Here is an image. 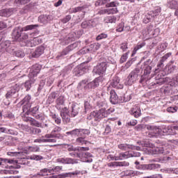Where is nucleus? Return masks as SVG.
I'll list each match as a JSON object with an SVG mask.
<instances>
[{
	"mask_svg": "<svg viewBox=\"0 0 178 178\" xmlns=\"http://www.w3.org/2000/svg\"><path fill=\"white\" fill-rule=\"evenodd\" d=\"M42 42V40L40 38H34L32 40L29 41L26 43L27 47H35V45H38V44H41Z\"/></svg>",
	"mask_w": 178,
	"mask_h": 178,
	"instance_id": "obj_19",
	"label": "nucleus"
},
{
	"mask_svg": "<svg viewBox=\"0 0 178 178\" xmlns=\"http://www.w3.org/2000/svg\"><path fill=\"white\" fill-rule=\"evenodd\" d=\"M60 131H62V128L59 127H56L54 130L51 131V134H60L59 133H60Z\"/></svg>",
	"mask_w": 178,
	"mask_h": 178,
	"instance_id": "obj_51",
	"label": "nucleus"
},
{
	"mask_svg": "<svg viewBox=\"0 0 178 178\" xmlns=\"http://www.w3.org/2000/svg\"><path fill=\"white\" fill-rule=\"evenodd\" d=\"M62 136L60 134H53L52 133L46 134L42 136V143H56L55 138H60Z\"/></svg>",
	"mask_w": 178,
	"mask_h": 178,
	"instance_id": "obj_6",
	"label": "nucleus"
},
{
	"mask_svg": "<svg viewBox=\"0 0 178 178\" xmlns=\"http://www.w3.org/2000/svg\"><path fill=\"white\" fill-rule=\"evenodd\" d=\"M110 95V102H111V104L115 105L118 104V102H119V97H118V95L116 94V92H115V90H111Z\"/></svg>",
	"mask_w": 178,
	"mask_h": 178,
	"instance_id": "obj_21",
	"label": "nucleus"
},
{
	"mask_svg": "<svg viewBox=\"0 0 178 178\" xmlns=\"http://www.w3.org/2000/svg\"><path fill=\"white\" fill-rule=\"evenodd\" d=\"M129 113L133 115L134 118H140L141 116V109L137 106H134L129 111Z\"/></svg>",
	"mask_w": 178,
	"mask_h": 178,
	"instance_id": "obj_16",
	"label": "nucleus"
},
{
	"mask_svg": "<svg viewBox=\"0 0 178 178\" xmlns=\"http://www.w3.org/2000/svg\"><path fill=\"white\" fill-rule=\"evenodd\" d=\"M56 108L58 109V111H60L62 109V106L65 105V97L64 96H60L56 100Z\"/></svg>",
	"mask_w": 178,
	"mask_h": 178,
	"instance_id": "obj_18",
	"label": "nucleus"
},
{
	"mask_svg": "<svg viewBox=\"0 0 178 178\" xmlns=\"http://www.w3.org/2000/svg\"><path fill=\"white\" fill-rule=\"evenodd\" d=\"M98 15H110L109 14V8H105V9H103V10H100L99 12H98Z\"/></svg>",
	"mask_w": 178,
	"mask_h": 178,
	"instance_id": "obj_52",
	"label": "nucleus"
},
{
	"mask_svg": "<svg viewBox=\"0 0 178 178\" xmlns=\"http://www.w3.org/2000/svg\"><path fill=\"white\" fill-rule=\"evenodd\" d=\"M138 73H140V69L136 68L128 76L127 84V86H133L138 78Z\"/></svg>",
	"mask_w": 178,
	"mask_h": 178,
	"instance_id": "obj_4",
	"label": "nucleus"
},
{
	"mask_svg": "<svg viewBox=\"0 0 178 178\" xmlns=\"http://www.w3.org/2000/svg\"><path fill=\"white\" fill-rule=\"evenodd\" d=\"M30 159H32L33 161H41V159H43L42 156L40 155H35L33 154L29 156Z\"/></svg>",
	"mask_w": 178,
	"mask_h": 178,
	"instance_id": "obj_46",
	"label": "nucleus"
},
{
	"mask_svg": "<svg viewBox=\"0 0 178 178\" xmlns=\"http://www.w3.org/2000/svg\"><path fill=\"white\" fill-rule=\"evenodd\" d=\"M60 111V115H62V113L63 115H68L69 114V109L67 107H61Z\"/></svg>",
	"mask_w": 178,
	"mask_h": 178,
	"instance_id": "obj_54",
	"label": "nucleus"
},
{
	"mask_svg": "<svg viewBox=\"0 0 178 178\" xmlns=\"http://www.w3.org/2000/svg\"><path fill=\"white\" fill-rule=\"evenodd\" d=\"M62 169H63L62 166H56L51 169L44 168V169L40 171V172L39 174H38V175L44 176V174H42V173H51L52 175H54L55 173H59V172H60V170H62Z\"/></svg>",
	"mask_w": 178,
	"mask_h": 178,
	"instance_id": "obj_10",
	"label": "nucleus"
},
{
	"mask_svg": "<svg viewBox=\"0 0 178 178\" xmlns=\"http://www.w3.org/2000/svg\"><path fill=\"white\" fill-rule=\"evenodd\" d=\"M140 153H135L133 154L129 153L127 152L119 154L118 156H115L114 157L115 161H123V159H127L129 158H131L133 156H140Z\"/></svg>",
	"mask_w": 178,
	"mask_h": 178,
	"instance_id": "obj_7",
	"label": "nucleus"
},
{
	"mask_svg": "<svg viewBox=\"0 0 178 178\" xmlns=\"http://www.w3.org/2000/svg\"><path fill=\"white\" fill-rule=\"evenodd\" d=\"M40 70H41V66L37 64L35 65H33L29 74L30 79H33V77H37V75L38 74V73H40Z\"/></svg>",
	"mask_w": 178,
	"mask_h": 178,
	"instance_id": "obj_11",
	"label": "nucleus"
},
{
	"mask_svg": "<svg viewBox=\"0 0 178 178\" xmlns=\"http://www.w3.org/2000/svg\"><path fill=\"white\" fill-rule=\"evenodd\" d=\"M24 87L26 88V91H29L31 88V81H26L24 83Z\"/></svg>",
	"mask_w": 178,
	"mask_h": 178,
	"instance_id": "obj_56",
	"label": "nucleus"
},
{
	"mask_svg": "<svg viewBox=\"0 0 178 178\" xmlns=\"http://www.w3.org/2000/svg\"><path fill=\"white\" fill-rule=\"evenodd\" d=\"M44 51H45L44 46L37 47L35 50L32 53V57L40 58V56L44 54Z\"/></svg>",
	"mask_w": 178,
	"mask_h": 178,
	"instance_id": "obj_14",
	"label": "nucleus"
},
{
	"mask_svg": "<svg viewBox=\"0 0 178 178\" xmlns=\"http://www.w3.org/2000/svg\"><path fill=\"white\" fill-rule=\"evenodd\" d=\"M147 130H149V137H155L156 136H161L162 134V130L155 126L146 125Z\"/></svg>",
	"mask_w": 178,
	"mask_h": 178,
	"instance_id": "obj_5",
	"label": "nucleus"
},
{
	"mask_svg": "<svg viewBox=\"0 0 178 178\" xmlns=\"http://www.w3.org/2000/svg\"><path fill=\"white\" fill-rule=\"evenodd\" d=\"M120 3L118 1H111L106 4V8H116L119 6Z\"/></svg>",
	"mask_w": 178,
	"mask_h": 178,
	"instance_id": "obj_37",
	"label": "nucleus"
},
{
	"mask_svg": "<svg viewBox=\"0 0 178 178\" xmlns=\"http://www.w3.org/2000/svg\"><path fill=\"white\" fill-rule=\"evenodd\" d=\"M36 27H40L38 24H31L26 26L25 27L20 28V26L16 27L13 32V35L14 38L17 40H19V38L22 37V31H29V30H34Z\"/></svg>",
	"mask_w": 178,
	"mask_h": 178,
	"instance_id": "obj_2",
	"label": "nucleus"
},
{
	"mask_svg": "<svg viewBox=\"0 0 178 178\" xmlns=\"http://www.w3.org/2000/svg\"><path fill=\"white\" fill-rule=\"evenodd\" d=\"M60 116H61L64 123H66V124L70 123V115H69V114L62 113V115Z\"/></svg>",
	"mask_w": 178,
	"mask_h": 178,
	"instance_id": "obj_33",
	"label": "nucleus"
},
{
	"mask_svg": "<svg viewBox=\"0 0 178 178\" xmlns=\"http://www.w3.org/2000/svg\"><path fill=\"white\" fill-rule=\"evenodd\" d=\"M170 56H172V53L169 52L167 53L165 55H164L162 58H161V60L163 62H165V60H166L168 58H170Z\"/></svg>",
	"mask_w": 178,
	"mask_h": 178,
	"instance_id": "obj_59",
	"label": "nucleus"
},
{
	"mask_svg": "<svg viewBox=\"0 0 178 178\" xmlns=\"http://www.w3.org/2000/svg\"><path fill=\"white\" fill-rule=\"evenodd\" d=\"M153 13H155V16H157V15H159V13H161V10L157 9L155 10ZM154 15H152V13H150L149 14H148L147 15H146L145 18L144 19V23H149V22H151L152 19L154 17Z\"/></svg>",
	"mask_w": 178,
	"mask_h": 178,
	"instance_id": "obj_20",
	"label": "nucleus"
},
{
	"mask_svg": "<svg viewBox=\"0 0 178 178\" xmlns=\"http://www.w3.org/2000/svg\"><path fill=\"white\" fill-rule=\"evenodd\" d=\"M108 63L106 62H102L97 65L94 68V72L96 74H104L106 72V66Z\"/></svg>",
	"mask_w": 178,
	"mask_h": 178,
	"instance_id": "obj_9",
	"label": "nucleus"
},
{
	"mask_svg": "<svg viewBox=\"0 0 178 178\" xmlns=\"http://www.w3.org/2000/svg\"><path fill=\"white\" fill-rule=\"evenodd\" d=\"M74 70L75 76H83L86 72V68L83 67V66L76 67Z\"/></svg>",
	"mask_w": 178,
	"mask_h": 178,
	"instance_id": "obj_26",
	"label": "nucleus"
},
{
	"mask_svg": "<svg viewBox=\"0 0 178 178\" xmlns=\"http://www.w3.org/2000/svg\"><path fill=\"white\" fill-rule=\"evenodd\" d=\"M129 54H130V52L127 51L125 54H122V56H121L120 60V63H124V62H126V60H127Z\"/></svg>",
	"mask_w": 178,
	"mask_h": 178,
	"instance_id": "obj_39",
	"label": "nucleus"
},
{
	"mask_svg": "<svg viewBox=\"0 0 178 178\" xmlns=\"http://www.w3.org/2000/svg\"><path fill=\"white\" fill-rule=\"evenodd\" d=\"M143 47H145V42H142L141 43H138V44L134 48L131 56H134V55L137 54V51H138L139 49H141V48H143Z\"/></svg>",
	"mask_w": 178,
	"mask_h": 178,
	"instance_id": "obj_29",
	"label": "nucleus"
},
{
	"mask_svg": "<svg viewBox=\"0 0 178 178\" xmlns=\"http://www.w3.org/2000/svg\"><path fill=\"white\" fill-rule=\"evenodd\" d=\"M163 133L167 136H175V132L173 131V127H168L163 128L162 130Z\"/></svg>",
	"mask_w": 178,
	"mask_h": 178,
	"instance_id": "obj_27",
	"label": "nucleus"
},
{
	"mask_svg": "<svg viewBox=\"0 0 178 178\" xmlns=\"http://www.w3.org/2000/svg\"><path fill=\"white\" fill-rule=\"evenodd\" d=\"M104 38H108V34L102 33L97 36L96 40L101 41V40H104Z\"/></svg>",
	"mask_w": 178,
	"mask_h": 178,
	"instance_id": "obj_45",
	"label": "nucleus"
},
{
	"mask_svg": "<svg viewBox=\"0 0 178 178\" xmlns=\"http://www.w3.org/2000/svg\"><path fill=\"white\" fill-rule=\"evenodd\" d=\"M124 31V23H120L118 28L116 29V31L118 33H122V31Z\"/></svg>",
	"mask_w": 178,
	"mask_h": 178,
	"instance_id": "obj_50",
	"label": "nucleus"
},
{
	"mask_svg": "<svg viewBox=\"0 0 178 178\" xmlns=\"http://www.w3.org/2000/svg\"><path fill=\"white\" fill-rule=\"evenodd\" d=\"M17 85H15V88L13 87V89H11L10 91H8L6 94V98L7 99H9V98H10L14 94H16V91L19 90V88H17Z\"/></svg>",
	"mask_w": 178,
	"mask_h": 178,
	"instance_id": "obj_30",
	"label": "nucleus"
},
{
	"mask_svg": "<svg viewBox=\"0 0 178 178\" xmlns=\"http://www.w3.org/2000/svg\"><path fill=\"white\" fill-rule=\"evenodd\" d=\"M74 46V44H70L69 46H67V47H65L62 52L60 53V55H58V56L59 58L62 57V56H65L66 55H67V54H69V52H70V51H73V47Z\"/></svg>",
	"mask_w": 178,
	"mask_h": 178,
	"instance_id": "obj_24",
	"label": "nucleus"
},
{
	"mask_svg": "<svg viewBox=\"0 0 178 178\" xmlns=\"http://www.w3.org/2000/svg\"><path fill=\"white\" fill-rule=\"evenodd\" d=\"M65 148H66L67 151H69V152H76V151H88V149H90V148L88 147H80L79 149H77L73 147V145H70V144L65 145Z\"/></svg>",
	"mask_w": 178,
	"mask_h": 178,
	"instance_id": "obj_13",
	"label": "nucleus"
},
{
	"mask_svg": "<svg viewBox=\"0 0 178 178\" xmlns=\"http://www.w3.org/2000/svg\"><path fill=\"white\" fill-rule=\"evenodd\" d=\"M31 126H35V127H41L42 124L40 122L32 118V120H31Z\"/></svg>",
	"mask_w": 178,
	"mask_h": 178,
	"instance_id": "obj_43",
	"label": "nucleus"
},
{
	"mask_svg": "<svg viewBox=\"0 0 178 178\" xmlns=\"http://www.w3.org/2000/svg\"><path fill=\"white\" fill-rule=\"evenodd\" d=\"M31 96H30V95H26L23 99H22V104L23 105V104H26V105H27V104H29V102H30V101H31Z\"/></svg>",
	"mask_w": 178,
	"mask_h": 178,
	"instance_id": "obj_47",
	"label": "nucleus"
},
{
	"mask_svg": "<svg viewBox=\"0 0 178 178\" xmlns=\"http://www.w3.org/2000/svg\"><path fill=\"white\" fill-rule=\"evenodd\" d=\"M70 19H72V17L70 15H67L65 17L61 19V22L65 24L67 23V22H70Z\"/></svg>",
	"mask_w": 178,
	"mask_h": 178,
	"instance_id": "obj_57",
	"label": "nucleus"
},
{
	"mask_svg": "<svg viewBox=\"0 0 178 178\" xmlns=\"http://www.w3.org/2000/svg\"><path fill=\"white\" fill-rule=\"evenodd\" d=\"M119 12L118 8H108V13L110 15H116Z\"/></svg>",
	"mask_w": 178,
	"mask_h": 178,
	"instance_id": "obj_53",
	"label": "nucleus"
},
{
	"mask_svg": "<svg viewBox=\"0 0 178 178\" xmlns=\"http://www.w3.org/2000/svg\"><path fill=\"white\" fill-rule=\"evenodd\" d=\"M145 147H147V150L149 154H152L153 155L156 154H163L164 152L163 147H159L149 142H145Z\"/></svg>",
	"mask_w": 178,
	"mask_h": 178,
	"instance_id": "obj_3",
	"label": "nucleus"
},
{
	"mask_svg": "<svg viewBox=\"0 0 178 178\" xmlns=\"http://www.w3.org/2000/svg\"><path fill=\"white\" fill-rule=\"evenodd\" d=\"M76 143H78V144H81V145H83V144H86V140H84V138L79 137L76 138Z\"/></svg>",
	"mask_w": 178,
	"mask_h": 178,
	"instance_id": "obj_58",
	"label": "nucleus"
},
{
	"mask_svg": "<svg viewBox=\"0 0 178 178\" xmlns=\"http://www.w3.org/2000/svg\"><path fill=\"white\" fill-rule=\"evenodd\" d=\"M39 109H40V106H36L32 108H30L29 111L31 112V113H32V116H35Z\"/></svg>",
	"mask_w": 178,
	"mask_h": 178,
	"instance_id": "obj_40",
	"label": "nucleus"
},
{
	"mask_svg": "<svg viewBox=\"0 0 178 178\" xmlns=\"http://www.w3.org/2000/svg\"><path fill=\"white\" fill-rule=\"evenodd\" d=\"M17 3H20L21 5H26L28 2H30V0H17Z\"/></svg>",
	"mask_w": 178,
	"mask_h": 178,
	"instance_id": "obj_62",
	"label": "nucleus"
},
{
	"mask_svg": "<svg viewBox=\"0 0 178 178\" xmlns=\"http://www.w3.org/2000/svg\"><path fill=\"white\" fill-rule=\"evenodd\" d=\"M167 111L171 113H175V112L177 111V110L176 109V107H168L167 108Z\"/></svg>",
	"mask_w": 178,
	"mask_h": 178,
	"instance_id": "obj_64",
	"label": "nucleus"
},
{
	"mask_svg": "<svg viewBox=\"0 0 178 178\" xmlns=\"http://www.w3.org/2000/svg\"><path fill=\"white\" fill-rule=\"evenodd\" d=\"M81 136H88V135H90V130L81 129Z\"/></svg>",
	"mask_w": 178,
	"mask_h": 178,
	"instance_id": "obj_55",
	"label": "nucleus"
},
{
	"mask_svg": "<svg viewBox=\"0 0 178 178\" xmlns=\"http://www.w3.org/2000/svg\"><path fill=\"white\" fill-rule=\"evenodd\" d=\"M56 162L64 165H74V163H79V160L72 158H58L56 159Z\"/></svg>",
	"mask_w": 178,
	"mask_h": 178,
	"instance_id": "obj_8",
	"label": "nucleus"
},
{
	"mask_svg": "<svg viewBox=\"0 0 178 178\" xmlns=\"http://www.w3.org/2000/svg\"><path fill=\"white\" fill-rule=\"evenodd\" d=\"M90 49H92V51H93V52H95L96 51H98V49H99V48H101V44L99 43H93L92 44H90Z\"/></svg>",
	"mask_w": 178,
	"mask_h": 178,
	"instance_id": "obj_35",
	"label": "nucleus"
},
{
	"mask_svg": "<svg viewBox=\"0 0 178 178\" xmlns=\"http://www.w3.org/2000/svg\"><path fill=\"white\" fill-rule=\"evenodd\" d=\"M75 38L73 34L70 33L67 37H66V40H65V44H69L70 42H72V41H74Z\"/></svg>",
	"mask_w": 178,
	"mask_h": 178,
	"instance_id": "obj_38",
	"label": "nucleus"
},
{
	"mask_svg": "<svg viewBox=\"0 0 178 178\" xmlns=\"http://www.w3.org/2000/svg\"><path fill=\"white\" fill-rule=\"evenodd\" d=\"M28 152H40V147L38 146H29Z\"/></svg>",
	"mask_w": 178,
	"mask_h": 178,
	"instance_id": "obj_36",
	"label": "nucleus"
},
{
	"mask_svg": "<svg viewBox=\"0 0 178 178\" xmlns=\"http://www.w3.org/2000/svg\"><path fill=\"white\" fill-rule=\"evenodd\" d=\"M51 20H52L51 15H42L39 17V22L43 24H47V23L51 22Z\"/></svg>",
	"mask_w": 178,
	"mask_h": 178,
	"instance_id": "obj_22",
	"label": "nucleus"
},
{
	"mask_svg": "<svg viewBox=\"0 0 178 178\" xmlns=\"http://www.w3.org/2000/svg\"><path fill=\"white\" fill-rule=\"evenodd\" d=\"M108 2H111V0H97L95 3V6H104Z\"/></svg>",
	"mask_w": 178,
	"mask_h": 178,
	"instance_id": "obj_32",
	"label": "nucleus"
},
{
	"mask_svg": "<svg viewBox=\"0 0 178 178\" xmlns=\"http://www.w3.org/2000/svg\"><path fill=\"white\" fill-rule=\"evenodd\" d=\"M114 165H115V166H129V163L126 161H123V162L115 161V163H114Z\"/></svg>",
	"mask_w": 178,
	"mask_h": 178,
	"instance_id": "obj_49",
	"label": "nucleus"
},
{
	"mask_svg": "<svg viewBox=\"0 0 178 178\" xmlns=\"http://www.w3.org/2000/svg\"><path fill=\"white\" fill-rule=\"evenodd\" d=\"M163 62L164 61H163L162 60H160L157 65V69H156V70H159V69H162V67H163Z\"/></svg>",
	"mask_w": 178,
	"mask_h": 178,
	"instance_id": "obj_63",
	"label": "nucleus"
},
{
	"mask_svg": "<svg viewBox=\"0 0 178 178\" xmlns=\"http://www.w3.org/2000/svg\"><path fill=\"white\" fill-rule=\"evenodd\" d=\"M115 112V108L113 107L109 108L108 110H105V108H101L99 111H93L90 113L89 116H88V120H94L95 122H101L102 119L104 118H108L111 113H113Z\"/></svg>",
	"mask_w": 178,
	"mask_h": 178,
	"instance_id": "obj_1",
	"label": "nucleus"
},
{
	"mask_svg": "<svg viewBox=\"0 0 178 178\" xmlns=\"http://www.w3.org/2000/svg\"><path fill=\"white\" fill-rule=\"evenodd\" d=\"M77 175H80V172L75 171L73 172H66L64 174H61L60 175V178L73 177V176H77Z\"/></svg>",
	"mask_w": 178,
	"mask_h": 178,
	"instance_id": "obj_28",
	"label": "nucleus"
},
{
	"mask_svg": "<svg viewBox=\"0 0 178 178\" xmlns=\"http://www.w3.org/2000/svg\"><path fill=\"white\" fill-rule=\"evenodd\" d=\"M151 70H152V67L151 66L147 65L145 67L143 75L141 76V79L140 80V83L143 84L144 81H147V80H145V79H147L146 76H148V74H151Z\"/></svg>",
	"mask_w": 178,
	"mask_h": 178,
	"instance_id": "obj_15",
	"label": "nucleus"
},
{
	"mask_svg": "<svg viewBox=\"0 0 178 178\" xmlns=\"http://www.w3.org/2000/svg\"><path fill=\"white\" fill-rule=\"evenodd\" d=\"M99 83H101V78L98 77L95 79L90 83H88L86 85V87H88V88H97V87L99 86Z\"/></svg>",
	"mask_w": 178,
	"mask_h": 178,
	"instance_id": "obj_17",
	"label": "nucleus"
},
{
	"mask_svg": "<svg viewBox=\"0 0 178 178\" xmlns=\"http://www.w3.org/2000/svg\"><path fill=\"white\" fill-rule=\"evenodd\" d=\"M120 48L123 52H126L129 49L127 42L122 43L120 45Z\"/></svg>",
	"mask_w": 178,
	"mask_h": 178,
	"instance_id": "obj_44",
	"label": "nucleus"
},
{
	"mask_svg": "<svg viewBox=\"0 0 178 178\" xmlns=\"http://www.w3.org/2000/svg\"><path fill=\"white\" fill-rule=\"evenodd\" d=\"M6 163H12V161L8 159H2L0 158V166L1 168H3Z\"/></svg>",
	"mask_w": 178,
	"mask_h": 178,
	"instance_id": "obj_34",
	"label": "nucleus"
},
{
	"mask_svg": "<svg viewBox=\"0 0 178 178\" xmlns=\"http://www.w3.org/2000/svg\"><path fill=\"white\" fill-rule=\"evenodd\" d=\"M90 26V23L87 21L83 22L81 24L82 29H87Z\"/></svg>",
	"mask_w": 178,
	"mask_h": 178,
	"instance_id": "obj_61",
	"label": "nucleus"
},
{
	"mask_svg": "<svg viewBox=\"0 0 178 178\" xmlns=\"http://www.w3.org/2000/svg\"><path fill=\"white\" fill-rule=\"evenodd\" d=\"M13 10L10 8H6L0 10V16L4 17H9L12 15Z\"/></svg>",
	"mask_w": 178,
	"mask_h": 178,
	"instance_id": "obj_25",
	"label": "nucleus"
},
{
	"mask_svg": "<svg viewBox=\"0 0 178 178\" xmlns=\"http://www.w3.org/2000/svg\"><path fill=\"white\" fill-rule=\"evenodd\" d=\"M110 85L113 88H117L118 90H122L123 88V84L120 83V79L118 76L113 77Z\"/></svg>",
	"mask_w": 178,
	"mask_h": 178,
	"instance_id": "obj_12",
	"label": "nucleus"
},
{
	"mask_svg": "<svg viewBox=\"0 0 178 178\" xmlns=\"http://www.w3.org/2000/svg\"><path fill=\"white\" fill-rule=\"evenodd\" d=\"M163 81H165V83H169L170 86H171L172 87H176V86H178L177 78L170 79L169 77H165L163 79Z\"/></svg>",
	"mask_w": 178,
	"mask_h": 178,
	"instance_id": "obj_23",
	"label": "nucleus"
},
{
	"mask_svg": "<svg viewBox=\"0 0 178 178\" xmlns=\"http://www.w3.org/2000/svg\"><path fill=\"white\" fill-rule=\"evenodd\" d=\"M72 131L73 137H81V129H75Z\"/></svg>",
	"mask_w": 178,
	"mask_h": 178,
	"instance_id": "obj_41",
	"label": "nucleus"
},
{
	"mask_svg": "<svg viewBox=\"0 0 178 178\" xmlns=\"http://www.w3.org/2000/svg\"><path fill=\"white\" fill-rule=\"evenodd\" d=\"M17 173H19V171L16 170L15 168L6 170V175H17Z\"/></svg>",
	"mask_w": 178,
	"mask_h": 178,
	"instance_id": "obj_48",
	"label": "nucleus"
},
{
	"mask_svg": "<svg viewBox=\"0 0 178 178\" xmlns=\"http://www.w3.org/2000/svg\"><path fill=\"white\" fill-rule=\"evenodd\" d=\"M118 148L122 149V151H126L127 149L131 148V146L127 144H120L118 145Z\"/></svg>",
	"mask_w": 178,
	"mask_h": 178,
	"instance_id": "obj_42",
	"label": "nucleus"
},
{
	"mask_svg": "<svg viewBox=\"0 0 178 178\" xmlns=\"http://www.w3.org/2000/svg\"><path fill=\"white\" fill-rule=\"evenodd\" d=\"M130 99H131V95H124V99L121 102H129V101H130Z\"/></svg>",
	"mask_w": 178,
	"mask_h": 178,
	"instance_id": "obj_60",
	"label": "nucleus"
},
{
	"mask_svg": "<svg viewBox=\"0 0 178 178\" xmlns=\"http://www.w3.org/2000/svg\"><path fill=\"white\" fill-rule=\"evenodd\" d=\"M117 18L115 16H106L104 21L106 23H116Z\"/></svg>",
	"mask_w": 178,
	"mask_h": 178,
	"instance_id": "obj_31",
	"label": "nucleus"
}]
</instances>
